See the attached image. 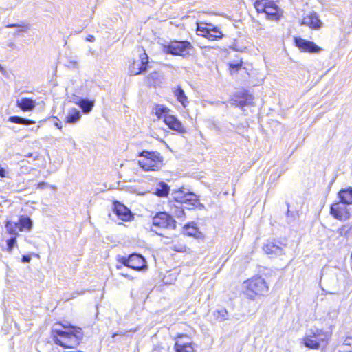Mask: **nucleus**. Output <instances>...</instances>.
<instances>
[{
    "label": "nucleus",
    "mask_w": 352,
    "mask_h": 352,
    "mask_svg": "<svg viewBox=\"0 0 352 352\" xmlns=\"http://www.w3.org/2000/svg\"><path fill=\"white\" fill-rule=\"evenodd\" d=\"M60 323L54 324L52 328L50 336L54 342L65 349H73L79 345L82 339L80 328L71 326L69 330L63 331L58 329Z\"/></svg>",
    "instance_id": "nucleus-1"
},
{
    "label": "nucleus",
    "mask_w": 352,
    "mask_h": 352,
    "mask_svg": "<svg viewBox=\"0 0 352 352\" xmlns=\"http://www.w3.org/2000/svg\"><path fill=\"white\" fill-rule=\"evenodd\" d=\"M254 7L258 13H265L270 20L277 21L283 14L276 0H256Z\"/></svg>",
    "instance_id": "nucleus-2"
},
{
    "label": "nucleus",
    "mask_w": 352,
    "mask_h": 352,
    "mask_svg": "<svg viewBox=\"0 0 352 352\" xmlns=\"http://www.w3.org/2000/svg\"><path fill=\"white\" fill-rule=\"evenodd\" d=\"M246 288L245 294L250 300H254L256 296H264L269 290L268 285L264 278L256 276L244 282Z\"/></svg>",
    "instance_id": "nucleus-3"
},
{
    "label": "nucleus",
    "mask_w": 352,
    "mask_h": 352,
    "mask_svg": "<svg viewBox=\"0 0 352 352\" xmlns=\"http://www.w3.org/2000/svg\"><path fill=\"white\" fill-rule=\"evenodd\" d=\"M140 157L141 159L139 160L138 164L143 170H157L161 168L162 158L158 152L143 151Z\"/></svg>",
    "instance_id": "nucleus-4"
},
{
    "label": "nucleus",
    "mask_w": 352,
    "mask_h": 352,
    "mask_svg": "<svg viewBox=\"0 0 352 352\" xmlns=\"http://www.w3.org/2000/svg\"><path fill=\"white\" fill-rule=\"evenodd\" d=\"M175 228V221L166 212H159L153 218V228L151 230L160 236L164 234L159 232V230H174Z\"/></svg>",
    "instance_id": "nucleus-5"
},
{
    "label": "nucleus",
    "mask_w": 352,
    "mask_h": 352,
    "mask_svg": "<svg viewBox=\"0 0 352 352\" xmlns=\"http://www.w3.org/2000/svg\"><path fill=\"white\" fill-rule=\"evenodd\" d=\"M192 48V46L188 41H173L168 45H163V52L167 54L184 57L189 54V50Z\"/></svg>",
    "instance_id": "nucleus-6"
},
{
    "label": "nucleus",
    "mask_w": 352,
    "mask_h": 352,
    "mask_svg": "<svg viewBox=\"0 0 352 352\" xmlns=\"http://www.w3.org/2000/svg\"><path fill=\"white\" fill-rule=\"evenodd\" d=\"M119 262L121 265H117V269L118 270H122V265L138 271L146 268V260L142 255L138 254H132L128 257H121L119 259Z\"/></svg>",
    "instance_id": "nucleus-7"
},
{
    "label": "nucleus",
    "mask_w": 352,
    "mask_h": 352,
    "mask_svg": "<svg viewBox=\"0 0 352 352\" xmlns=\"http://www.w3.org/2000/svg\"><path fill=\"white\" fill-rule=\"evenodd\" d=\"M327 337V334L322 330L311 328L305 338V345L311 349H318L322 343L326 342Z\"/></svg>",
    "instance_id": "nucleus-8"
},
{
    "label": "nucleus",
    "mask_w": 352,
    "mask_h": 352,
    "mask_svg": "<svg viewBox=\"0 0 352 352\" xmlns=\"http://www.w3.org/2000/svg\"><path fill=\"white\" fill-rule=\"evenodd\" d=\"M330 212L336 219L340 221H345L350 218L349 210L346 205L343 203L338 202L332 204Z\"/></svg>",
    "instance_id": "nucleus-9"
},
{
    "label": "nucleus",
    "mask_w": 352,
    "mask_h": 352,
    "mask_svg": "<svg viewBox=\"0 0 352 352\" xmlns=\"http://www.w3.org/2000/svg\"><path fill=\"white\" fill-rule=\"evenodd\" d=\"M294 41L296 45L304 52L315 53L321 50V48L314 42L303 39L300 37H295Z\"/></svg>",
    "instance_id": "nucleus-10"
},
{
    "label": "nucleus",
    "mask_w": 352,
    "mask_h": 352,
    "mask_svg": "<svg viewBox=\"0 0 352 352\" xmlns=\"http://www.w3.org/2000/svg\"><path fill=\"white\" fill-rule=\"evenodd\" d=\"M301 25L309 26L315 30L322 28V22L319 19L316 12H309L302 19Z\"/></svg>",
    "instance_id": "nucleus-11"
},
{
    "label": "nucleus",
    "mask_w": 352,
    "mask_h": 352,
    "mask_svg": "<svg viewBox=\"0 0 352 352\" xmlns=\"http://www.w3.org/2000/svg\"><path fill=\"white\" fill-rule=\"evenodd\" d=\"M165 124L168 126V127L175 131L179 133H185L186 129L183 126L182 122L174 116L172 115H166L164 117Z\"/></svg>",
    "instance_id": "nucleus-12"
},
{
    "label": "nucleus",
    "mask_w": 352,
    "mask_h": 352,
    "mask_svg": "<svg viewBox=\"0 0 352 352\" xmlns=\"http://www.w3.org/2000/svg\"><path fill=\"white\" fill-rule=\"evenodd\" d=\"M114 212L122 221H129L132 217L131 211L124 205L119 202H115Z\"/></svg>",
    "instance_id": "nucleus-13"
},
{
    "label": "nucleus",
    "mask_w": 352,
    "mask_h": 352,
    "mask_svg": "<svg viewBox=\"0 0 352 352\" xmlns=\"http://www.w3.org/2000/svg\"><path fill=\"white\" fill-rule=\"evenodd\" d=\"M184 337V335H179V339L175 342V349L176 352H195V349L192 345L191 342H182L181 338Z\"/></svg>",
    "instance_id": "nucleus-14"
},
{
    "label": "nucleus",
    "mask_w": 352,
    "mask_h": 352,
    "mask_svg": "<svg viewBox=\"0 0 352 352\" xmlns=\"http://www.w3.org/2000/svg\"><path fill=\"white\" fill-rule=\"evenodd\" d=\"M16 106L23 111H30L35 108L36 102L32 99L24 97L16 100Z\"/></svg>",
    "instance_id": "nucleus-15"
},
{
    "label": "nucleus",
    "mask_w": 352,
    "mask_h": 352,
    "mask_svg": "<svg viewBox=\"0 0 352 352\" xmlns=\"http://www.w3.org/2000/svg\"><path fill=\"white\" fill-rule=\"evenodd\" d=\"M74 102L81 108L85 114L89 113L94 106V100H90L87 98H78Z\"/></svg>",
    "instance_id": "nucleus-16"
},
{
    "label": "nucleus",
    "mask_w": 352,
    "mask_h": 352,
    "mask_svg": "<svg viewBox=\"0 0 352 352\" xmlns=\"http://www.w3.org/2000/svg\"><path fill=\"white\" fill-rule=\"evenodd\" d=\"M19 230L21 232L28 231L30 232L33 226V222L31 219L27 216H21L19 221Z\"/></svg>",
    "instance_id": "nucleus-17"
},
{
    "label": "nucleus",
    "mask_w": 352,
    "mask_h": 352,
    "mask_svg": "<svg viewBox=\"0 0 352 352\" xmlns=\"http://www.w3.org/2000/svg\"><path fill=\"white\" fill-rule=\"evenodd\" d=\"M264 250L267 254L281 255L283 253V248L273 241L267 242Z\"/></svg>",
    "instance_id": "nucleus-18"
},
{
    "label": "nucleus",
    "mask_w": 352,
    "mask_h": 352,
    "mask_svg": "<svg viewBox=\"0 0 352 352\" xmlns=\"http://www.w3.org/2000/svg\"><path fill=\"white\" fill-rule=\"evenodd\" d=\"M169 186L164 182H160L156 185L154 194L160 197H166L169 194Z\"/></svg>",
    "instance_id": "nucleus-19"
},
{
    "label": "nucleus",
    "mask_w": 352,
    "mask_h": 352,
    "mask_svg": "<svg viewBox=\"0 0 352 352\" xmlns=\"http://www.w3.org/2000/svg\"><path fill=\"white\" fill-rule=\"evenodd\" d=\"M339 197L341 200L340 203L346 205L352 204V188L340 190Z\"/></svg>",
    "instance_id": "nucleus-20"
},
{
    "label": "nucleus",
    "mask_w": 352,
    "mask_h": 352,
    "mask_svg": "<svg viewBox=\"0 0 352 352\" xmlns=\"http://www.w3.org/2000/svg\"><path fill=\"white\" fill-rule=\"evenodd\" d=\"M174 94L175 96L177 98V100L182 104L184 107H186L189 102L188 100V97L185 94L183 89L178 86L175 90H174Z\"/></svg>",
    "instance_id": "nucleus-21"
},
{
    "label": "nucleus",
    "mask_w": 352,
    "mask_h": 352,
    "mask_svg": "<svg viewBox=\"0 0 352 352\" xmlns=\"http://www.w3.org/2000/svg\"><path fill=\"white\" fill-rule=\"evenodd\" d=\"M80 118V112L76 109H72L66 116V122L69 124H74L78 122Z\"/></svg>",
    "instance_id": "nucleus-22"
},
{
    "label": "nucleus",
    "mask_w": 352,
    "mask_h": 352,
    "mask_svg": "<svg viewBox=\"0 0 352 352\" xmlns=\"http://www.w3.org/2000/svg\"><path fill=\"white\" fill-rule=\"evenodd\" d=\"M144 67H142L139 62L134 61L129 67V72L131 76H135L145 72Z\"/></svg>",
    "instance_id": "nucleus-23"
},
{
    "label": "nucleus",
    "mask_w": 352,
    "mask_h": 352,
    "mask_svg": "<svg viewBox=\"0 0 352 352\" xmlns=\"http://www.w3.org/2000/svg\"><path fill=\"white\" fill-rule=\"evenodd\" d=\"M5 228L9 234L13 235L14 236L19 235L17 230V229H19V223L12 221H8L6 223Z\"/></svg>",
    "instance_id": "nucleus-24"
},
{
    "label": "nucleus",
    "mask_w": 352,
    "mask_h": 352,
    "mask_svg": "<svg viewBox=\"0 0 352 352\" xmlns=\"http://www.w3.org/2000/svg\"><path fill=\"white\" fill-rule=\"evenodd\" d=\"M206 33H207V35H206V38H207L208 39L211 40V41H214L217 39L221 38L223 36V34L219 30V29L217 27H213L212 28H210V29H209V32H206Z\"/></svg>",
    "instance_id": "nucleus-25"
},
{
    "label": "nucleus",
    "mask_w": 352,
    "mask_h": 352,
    "mask_svg": "<svg viewBox=\"0 0 352 352\" xmlns=\"http://www.w3.org/2000/svg\"><path fill=\"white\" fill-rule=\"evenodd\" d=\"M183 204L195 206L199 204V199L196 195L192 192H188L185 197Z\"/></svg>",
    "instance_id": "nucleus-26"
},
{
    "label": "nucleus",
    "mask_w": 352,
    "mask_h": 352,
    "mask_svg": "<svg viewBox=\"0 0 352 352\" xmlns=\"http://www.w3.org/2000/svg\"><path fill=\"white\" fill-rule=\"evenodd\" d=\"M188 192H186L185 188H182L178 190L173 191L172 193L173 199L179 203L183 204L184 199L186 196Z\"/></svg>",
    "instance_id": "nucleus-27"
},
{
    "label": "nucleus",
    "mask_w": 352,
    "mask_h": 352,
    "mask_svg": "<svg viewBox=\"0 0 352 352\" xmlns=\"http://www.w3.org/2000/svg\"><path fill=\"white\" fill-rule=\"evenodd\" d=\"M216 319L220 322L228 320V312L225 308H219L214 311Z\"/></svg>",
    "instance_id": "nucleus-28"
},
{
    "label": "nucleus",
    "mask_w": 352,
    "mask_h": 352,
    "mask_svg": "<svg viewBox=\"0 0 352 352\" xmlns=\"http://www.w3.org/2000/svg\"><path fill=\"white\" fill-rule=\"evenodd\" d=\"M8 120L11 122L16 123V124H34V121H32L30 120H28L19 116H11L9 118Z\"/></svg>",
    "instance_id": "nucleus-29"
},
{
    "label": "nucleus",
    "mask_w": 352,
    "mask_h": 352,
    "mask_svg": "<svg viewBox=\"0 0 352 352\" xmlns=\"http://www.w3.org/2000/svg\"><path fill=\"white\" fill-rule=\"evenodd\" d=\"M169 112L170 110L164 105L158 104L155 107V114L159 118H163L164 120L166 115H170Z\"/></svg>",
    "instance_id": "nucleus-30"
},
{
    "label": "nucleus",
    "mask_w": 352,
    "mask_h": 352,
    "mask_svg": "<svg viewBox=\"0 0 352 352\" xmlns=\"http://www.w3.org/2000/svg\"><path fill=\"white\" fill-rule=\"evenodd\" d=\"M140 64L142 67H144L145 71L147 70L148 63V56L146 53L145 50L140 54Z\"/></svg>",
    "instance_id": "nucleus-31"
},
{
    "label": "nucleus",
    "mask_w": 352,
    "mask_h": 352,
    "mask_svg": "<svg viewBox=\"0 0 352 352\" xmlns=\"http://www.w3.org/2000/svg\"><path fill=\"white\" fill-rule=\"evenodd\" d=\"M208 26H202V24H197V32L199 35H201L202 36L206 37L207 35L206 32H209V29H210V25Z\"/></svg>",
    "instance_id": "nucleus-32"
},
{
    "label": "nucleus",
    "mask_w": 352,
    "mask_h": 352,
    "mask_svg": "<svg viewBox=\"0 0 352 352\" xmlns=\"http://www.w3.org/2000/svg\"><path fill=\"white\" fill-rule=\"evenodd\" d=\"M229 66H230V69L231 72L238 71L242 67V60H240L236 61V62H230Z\"/></svg>",
    "instance_id": "nucleus-33"
},
{
    "label": "nucleus",
    "mask_w": 352,
    "mask_h": 352,
    "mask_svg": "<svg viewBox=\"0 0 352 352\" xmlns=\"http://www.w3.org/2000/svg\"><path fill=\"white\" fill-rule=\"evenodd\" d=\"M16 244V236H13L7 241L8 252H11Z\"/></svg>",
    "instance_id": "nucleus-34"
},
{
    "label": "nucleus",
    "mask_w": 352,
    "mask_h": 352,
    "mask_svg": "<svg viewBox=\"0 0 352 352\" xmlns=\"http://www.w3.org/2000/svg\"><path fill=\"white\" fill-rule=\"evenodd\" d=\"M186 230L190 236H195L197 232V229L195 227L186 226Z\"/></svg>",
    "instance_id": "nucleus-35"
},
{
    "label": "nucleus",
    "mask_w": 352,
    "mask_h": 352,
    "mask_svg": "<svg viewBox=\"0 0 352 352\" xmlns=\"http://www.w3.org/2000/svg\"><path fill=\"white\" fill-rule=\"evenodd\" d=\"M231 104L232 106H238V105H239V106L243 107V106H244L245 104V102L241 100V101H239V102L238 103L236 100H234V101L231 102Z\"/></svg>",
    "instance_id": "nucleus-36"
},
{
    "label": "nucleus",
    "mask_w": 352,
    "mask_h": 352,
    "mask_svg": "<svg viewBox=\"0 0 352 352\" xmlns=\"http://www.w3.org/2000/svg\"><path fill=\"white\" fill-rule=\"evenodd\" d=\"M31 260V257L30 256H28V255H24L22 257V262L23 263H29Z\"/></svg>",
    "instance_id": "nucleus-37"
},
{
    "label": "nucleus",
    "mask_w": 352,
    "mask_h": 352,
    "mask_svg": "<svg viewBox=\"0 0 352 352\" xmlns=\"http://www.w3.org/2000/svg\"><path fill=\"white\" fill-rule=\"evenodd\" d=\"M6 175V170L0 164V177H5Z\"/></svg>",
    "instance_id": "nucleus-38"
},
{
    "label": "nucleus",
    "mask_w": 352,
    "mask_h": 352,
    "mask_svg": "<svg viewBox=\"0 0 352 352\" xmlns=\"http://www.w3.org/2000/svg\"><path fill=\"white\" fill-rule=\"evenodd\" d=\"M47 184L46 182H42L38 184V188L43 189Z\"/></svg>",
    "instance_id": "nucleus-39"
},
{
    "label": "nucleus",
    "mask_w": 352,
    "mask_h": 352,
    "mask_svg": "<svg viewBox=\"0 0 352 352\" xmlns=\"http://www.w3.org/2000/svg\"><path fill=\"white\" fill-rule=\"evenodd\" d=\"M80 294V293H79L78 292H75L72 294V296L70 298H69L67 300H69V299H72V298H76L77 296H78Z\"/></svg>",
    "instance_id": "nucleus-40"
},
{
    "label": "nucleus",
    "mask_w": 352,
    "mask_h": 352,
    "mask_svg": "<svg viewBox=\"0 0 352 352\" xmlns=\"http://www.w3.org/2000/svg\"><path fill=\"white\" fill-rule=\"evenodd\" d=\"M126 331H122L120 333H116L112 335V338H116L118 335L124 336Z\"/></svg>",
    "instance_id": "nucleus-41"
},
{
    "label": "nucleus",
    "mask_w": 352,
    "mask_h": 352,
    "mask_svg": "<svg viewBox=\"0 0 352 352\" xmlns=\"http://www.w3.org/2000/svg\"><path fill=\"white\" fill-rule=\"evenodd\" d=\"M87 40L90 42H93L95 40V38L93 35H89L87 38Z\"/></svg>",
    "instance_id": "nucleus-42"
},
{
    "label": "nucleus",
    "mask_w": 352,
    "mask_h": 352,
    "mask_svg": "<svg viewBox=\"0 0 352 352\" xmlns=\"http://www.w3.org/2000/svg\"><path fill=\"white\" fill-rule=\"evenodd\" d=\"M55 125H56V126H57V128H58L59 129H62V124H61V123H60H60L56 122V123H55Z\"/></svg>",
    "instance_id": "nucleus-43"
},
{
    "label": "nucleus",
    "mask_w": 352,
    "mask_h": 352,
    "mask_svg": "<svg viewBox=\"0 0 352 352\" xmlns=\"http://www.w3.org/2000/svg\"><path fill=\"white\" fill-rule=\"evenodd\" d=\"M155 75H157V73H156V72L152 73V74H149V76H148V78L149 79V78H153V77H154V76H155Z\"/></svg>",
    "instance_id": "nucleus-44"
},
{
    "label": "nucleus",
    "mask_w": 352,
    "mask_h": 352,
    "mask_svg": "<svg viewBox=\"0 0 352 352\" xmlns=\"http://www.w3.org/2000/svg\"><path fill=\"white\" fill-rule=\"evenodd\" d=\"M0 72L1 73H3L5 72V69H3V67L1 66V65H0Z\"/></svg>",
    "instance_id": "nucleus-45"
},
{
    "label": "nucleus",
    "mask_w": 352,
    "mask_h": 352,
    "mask_svg": "<svg viewBox=\"0 0 352 352\" xmlns=\"http://www.w3.org/2000/svg\"><path fill=\"white\" fill-rule=\"evenodd\" d=\"M26 157H30L32 156V153H28L25 155Z\"/></svg>",
    "instance_id": "nucleus-46"
},
{
    "label": "nucleus",
    "mask_w": 352,
    "mask_h": 352,
    "mask_svg": "<svg viewBox=\"0 0 352 352\" xmlns=\"http://www.w3.org/2000/svg\"><path fill=\"white\" fill-rule=\"evenodd\" d=\"M71 141L72 142V144H73L74 145H75V141H74V140H72V139H71Z\"/></svg>",
    "instance_id": "nucleus-47"
},
{
    "label": "nucleus",
    "mask_w": 352,
    "mask_h": 352,
    "mask_svg": "<svg viewBox=\"0 0 352 352\" xmlns=\"http://www.w3.org/2000/svg\"><path fill=\"white\" fill-rule=\"evenodd\" d=\"M122 275L124 276H126V277L127 276V275L124 274L123 272H122Z\"/></svg>",
    "instance_id": "nucleus-48"
},
{
    "label": "nucleus",
    "mask_w": 352,
    "mask_h": 352,
    "mask_svg": "<svg viewBox=\"0 0 352 352\" xmlns=\"http://www.w3.org/2000/svg\"><path fill=\"white\" fill-rule=\"evenodd\" d=\"M64 328H67V327L65 325H62Z\"/></svg>",
    "instance_id": "nucleus-49"
}]
</instances>
